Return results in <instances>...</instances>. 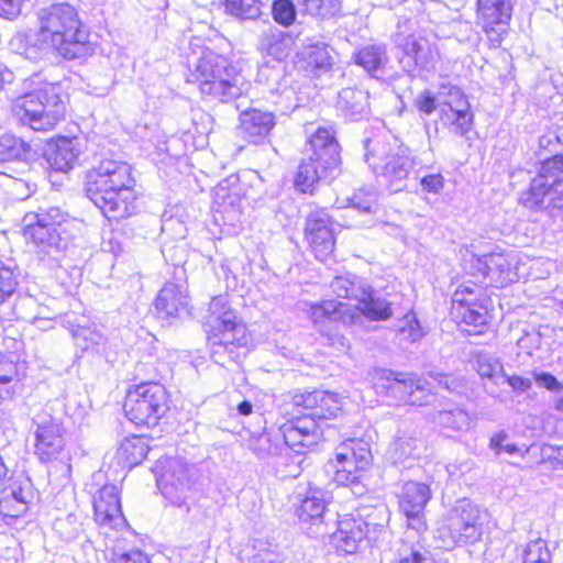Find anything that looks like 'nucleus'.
I'll return each mask as SVG.
<instances>
[{"mask_svg":"<svg viewBox=\"0 0 563 563\" xmlns=\"http://www.w3.org/2000/svg\"><path fill=\"white\" fill-rule=\"evenodd\" d=\"M38 29L34 34H19L25 42L23 54L29 58L40 52L54 51L65 59H77L90 54L89 32L78 11L69 3H55L37 11Z\"/></svg>","mask_w":563,"mask_h":563,"instance_id":"f257e3e1","label":"nucleus"},{"mask_svg":"<svg viewBox=\"0 0 563 563\" xmlns=\"http://www.w3.org/2000/svg\"><path fill=\"white\" fill-rule=\"evenodd\" d=\"M135 179L125 162L106 159L86 176L87 197L109 220L119 221L136 211Z\"/></svg>","mask_w":563,"mask_h":563,"instance_id":"f03ea898","label":"nucleus"},{"mask_svg":"<svg viewBox=\"0 0 563 563\" xmlns=\"http://www.w3.org/2000/svg\"><path fill=\"white\" fill-rule=\"evenodd\" d=\"M297 416L285 422L279 432L284 443L298 454L316 446L322 438V421L335 418L342 402L334 393L313 390L292 397Z\"/></svg>","mask_w":563,"mask_h":563,"instance_id":"7ed1b4c3","label":"nucleus"},{"mask_svg":"<svg viewBox=\"0 0 563 563\" xmlns=\"http://www.w3.org/2000/svg\"><path fill=\"white\" fill-rule=\"evenodd\" d=\"M205 324L211 357L217 364L225 366L227 362L236 363L250 351L246 327L239 320L225 296L211 299Z\"/></svg>","mask_w":563,"mask_h":563,"instance_id":"20e7f679","label":"nucleus"},{"mask_svg":"<svg viewBox=\"0 0 563 563\" xmlns=\"http://www.w3.org/2000/svg\"><path fill=\"white\" fill-rule=\"evenodd\" d=\"M70 216L59 207L38 208L23 218V235L32 243L38 260L58 267L68 245Z\"/></svg>","mask_w":563,"mask_h":563,"instance_id":"39448f33","label":"nucleus"},{"mask_svg":"<svg viewBox=\"0 0 563 563\" xmlns=\"http://www.w3.org/2000/svg\"><path fill=\"white\" fill-rule=\"evenodd\" d=\"M189 82H195L202 96L221 102L232 101L249 88L244 77L236 71L230 62L210 51H203L192 64Z\"/></svg>","mask_w":563,"mask_h":563,"instance_id":"423d86ee","label":"nucleus"},{"mask_svg":"<svg viewBox=\"0 0 563 563\" xmlns=\"http://www.w3.org/2000/svg\"><path fill=\"white\" fill-rule=\"evenodd\" d=\"M295 185L301 192L312 194L316 185L333 178L340 170V145L334 135L324 128H319L309 139Z\"/></svg>","mask_w":563,"mask_h":563,"instance_id":"0eeeda50","label":"nucleus"},{"mask_svg":"<svg viewBox=\"0 0 563 563\" xmlns=\"http://www.w3.org/2000/svg\"><path fill=\"white\" fill-rule=\"evenodd\" d=\"M16 120L34 131L52 130L65 114L60 87L45 82L37 89L19 97L12 107Z\"/></svg>","mask_w":563,"mask_h":563,"instance_id":"6e6552de","label":"nucleus"},{"mask_svg":"<svg viewBox=\"0 0 563 563\" xmlns=\"http://www.w3.org/2000/svg\"><path fill=\"white\" fill-rule=\"evenodd\" d=\"M364 148L365 162L373 172L383 177L393 191H400L413 166L408 147L396 139L375 137L365 140Z\"/></svg>","mask_w":563,"mask_h":563,"instance_id":"1a4fd4ad","label":"nucleus"},{"mask_svg":"<svg viewBox=\"0 0 563 563\" xmlns=\"http://www.w3.org/2000/svg\"><path fill=\"white\" fill-rule=\"evenodd\" d=\"M520 201L532 210H548L553 217L563 214V154L541 164Z\"/></svg>","mask_w":563,"mask_h":563,"instance_id":"9d476101","label":"nucleus"},{"mask_svg":"<svg viewBox=\"0 0 563 563\" xmlns=\"http://www.w3.org/2000/svg\"><path fill=\"white\" fill-rule=\"evenodd\" d=\"M483 529L481 511L470 499L457 500L443 518L435 538L440 547L451 550L455 547L474 544L481 540Z\"/></svg>","mask_w":563,"mask_h":563,"instance_id":"9b49d317","label":"nucleus"},{"mask_svg":"<svg viewBox=\"0 0 563 563\" xmlns=\"http://www.w3.org/2000/svg\"><path fill=\"white\" fill-rule=\"evenodd\" d=\"M123 409L136 426L154 427L168 410L167 391L158 383H141L128 391Z\"/></svg>","mask_w":563,"mask_h":563,"instance_id":"f8f14e48","label":"nucleus"},{"mask_svg":"<svg viewBox=\"0 0 563 563\" xmlns=\"http://www.w3.org/2000/svg\"><path fill=\"white\" fill-rule=\"evenodd\" d=\"M157 486L162 495L174 506L184 507L196 481V470L180 459L168 457L159 462Z\"/></svg>","mask_w":563,"mask_h":563,"instance_id":"ddd939ff","label":"nucleus"},{"mask_svg":"<svg viewBox=\"0 0 563 563\" xmlns=\"http://www.w3.org/2000/svg\"><path fill=\"white\" fill-rule=\"evenodd\" d=\"M377 387L386 390L387 395L411 405L429 404L431 391L435 385L415 374L395 373L388 369H377L374 378Z\"/></svg>","mask_w":563,"mask_h":563,"instance_id":"4468645a","label":"nucleus"},{"mask_svg":"<svg viewBox=\"0 0 563 563\" xmlns=\"http://www.w3.org/2000/svg\"><path fill=\"white\" fill-rule=\"evenodd\" d=\"M34 453L41 462H52L63 453L66 446L63 423L49 412L41 410L32 418Z\"/></svg>","mask_w":563,"mask_h":563,"instance_id":"2eb2a0df","label":"nucleus"},{"mask_svg":"<svg viewBox=\"0 0 563 563\" xmlns=\"http://www.w3.org/2000/svg\"><path fill=\"white\" fill-rule=\"evenodd\" d=\"M395 42L402 51L399 64L409 76L416 77L423 70L434 68L439 52L426 36L416 33L407 36L397 34Z\"/></svg>","mask_w":563,"mask_h":563,"instance_id":"dca6fc26","label":"nucleus"},{"mask_svg":"<svg viewBox=\"0 0 563 563\" xmlns=\"http://www.w3.org/2000/svg\"><path fill=\"white\" fill-rule=\"evenodd\" d=\"M516 0H476L478 24L492 46H500L508 33Z\"/></svg>","mask_w":563,"mask_h":563,"instance_id":"f3484780","label":"nucleus"},{"mask_svg":"<svg viewBox=\"0 0 563 563\" xmlns=\"http://www.w3.org/2000/svg\"><path fill=\"white\" fill-rule=\"evenodd\" d=\"M438 103L441 106L440 118L444 125L451 128L456 135L464 136L472 129L473 114L470 102L460 88L443 85L438 91Z\"/></svg>","mask_w":563,"mask_h":563,"instance_id":"a211bd4d","label":"nucleus"},{"mask_svg":"<svg viewBox=\"0 0 563 563\" xmlns=\"http://www.w3.org/2000/svg\"><path fill=\"white\" fill-rule=\"evenodd\" d=\"M431 496L427 484L415 481L404 483L399 494V509L407 519V528L417 536L427 530L424 509Z\"/></svg>","mask_w":563,"mask_h":563,"instance_id":"6ab92c4d","label":"nucleus"},{"mask_svg":"<svg viewBox=\"0 0 563 563\" xmlns=\"http://www.w3.org/2000/svg\"><path fill=\"white\" fill-rule=\"evenodd\" d=\"M328 514L325 493L318 488L309 489L296 508V516L300 523L306 526L308 534L313 538L329 533Z\"/></svg>","mask_w":563,"mask_h":563,"instance_id":"aec40b11","label":"nucleus"},{"mask_svg":"<svg viewBox=\"0 0 563 563\" xmlns=\"http://www.w3.org/2000/svg\"><path fill=\"white\" fill-rule=\"evenodd\" d=\"M486 297L483 296V288L477 285L460 286L452 297L453 309L456 316L466 325L479 328L487 323Z\"/></svg>","mask_w":563,"mask_h":563,"instance_id":"412c9836","label":"nucleus"},{"mask_svg":"<svg viewBox=\"0 0 563 563\" xmlns=\"http://www.w3.org/2000/svg\"><path fill=\"white\" fill-rule=\"evenodd\" d=\"M96 522L103 529L122 530L128 526L122 514L119 488L113 484L101 487L93 495Z\"/></svg>","mask_w":563,"mask_h":563,"instance_id":"4be33fe9","label":"nucleus"},{"mask_svg":"<svg viewBox=\"0 0 563 563\" xmlns=\"http://www.w3.org/2000/svg\"><path fill=\"white\" fill-rule=\"evenodd\" d=\"M330 216L324 210L311 212L306 220V239L318 261L324 262L334 249Z\"/></svg>","mask_w":563,"mask_h":563,"instance_id":"5701e85b","label":"nucleus"},{"mask_svg":"<svg viewBox=\"0 0 563 563\" xmlns=\"http://www.w3.org/2000/svg\"><path fill=\"white\" fill-rule=\"evenodd\" d=\"M275 125L276 121L273 112L247 109L240 113V133L255 145L264 143Z\"/></svg>","mask_w":563,"mask_h":563,"instance_id":"b1692460","label":"nucleus"},{"mask_svg":"<svg viewBox=\"0 0 563 563\" xmlns=\"http://www.w3.org/2000/svg\"><path fill=\"white\" fill-rule=\"evenodd\" d=\"M155 308L158 316L167 320L188 316L187 289L181 285L167 283L156 297Z\"/></svg>","mask_w":563,"mask_h":563,"instance_id":"393cba45","label":"nucleus"},{"mask_svg":"<svg viewBox=\"0 0 563 563\" xmlns=\"http://www.w3.org/2000/svg\"><path fill=\"white\" fill-rule=\"evenodd\" d=\"M81 154L80 141L76 137H58L46 150L45 157L52 169L67 173L78 163Z\"/></svg>","mask_w":563,"mask_h":563,"instance_id":"a878e982","label":"nucleus"},{"mask_svg":"<svg viewBox=\"0 0 563 563\" xmlns=\"http://www.w3.org/2000/svg\"><path fill=\"white\" fill-rule=\"evenodd\" d=\"M325 471L332 475V481L340 486H349L354 495L362 496L366 493L364 479L366 477L365 470H358V465L350 460H340L334 455L325 465Z\"/></svg>","mask_w":563,"mask_h":563,"instance_id":"bb28decb","label":"nucleus"},{"mask_svg":"<svg viewBox=\"0 0 563 563\" xmlns=\"http://www.w3.org/2000/svg\"><path fill=\"white\" fill-rule=\"evenodd\" d=\"M34 497L29 481L13 482L7 496L0 500V514L10 518H18L25 514L27 505Z\"/></svg>","mask_w":563,"mask_h":563,"instance_id":"cd10ccee","label":"nucleus"},{"mask_svg":"<svg viewBox=\"0 0 563 563\" xmlns=\"http://www.w3.org/2000/svg\"><path fill=\"white\" fill-rule=\"evenodd\" d=\"M353 59L369 76L380 78L385 75V69L389 63L387 46L384 44L366 45L353 55Z\"/></svg>","mask_w":563,"mask_h":563,"instance_id":"c85d7f7f","label":"nucleus"},{"mask_svg":"<svg viewBox=\"0 0 563 563\" xmlns=\"http://www.w3.org/2000/svg\"><path fill=\"white\" fill-rule=\"evenodd\" d=\"M336 108L352 121L363 118L368 108V93L356 87L343 88L338 96Z\"/></svg>","mask_w":563,"mask_h":563,"instance_id":"c756f323","label":"nucleus"},{"mask_svg":"<svg viewBox=\"0 0 563 563\" xmlns=\"http://www.w3.org/2000/svg\"><path fill=\"white\" fill-rule=\"evenodd\" d=\"M325 536H331L339 551L352 554L357 551L360 543L365 539V531L355 521L346 520L340 522L336 531L331 532L329 530V533Z\"/></svg>","mask_w":563,"mask_h":563,"instance_id":"7c9ffc66","label":"nucleus"},{"mask_svg":"<svg viewBox=\"0 0 563 563\" xmlns=\"http://www.w3.org/2000/svg\"><path fill=\"white\" fill-rule=\"evenodd\" d=\"M334 454L336 459L352 461L358 470L367 471L373 462L369 443L363 439L345 440L336 446Z\"/></svg>","mask_w":563,"mask_h":563,"instance_id":"2f4dec72","label":"nucleus"},{"mask_svg":"<svg viewBox=\"0 0 563 563\" xmlns=\"http://www.w3.org/2000/svg\"><path fill=\"white\" fill-rule=\"evenodd\" d=\"M290 37L275 26H269L258 38L261 52L272 56L275 60H283L289 54Z\"/></svg>","mask_w":563,"mask_h":563,"instance_id":"473e14b6","label":"nucleus"},{"mask_svg":"<svg viewBox=\"0 0 563 563\" xmlns=\"http://www.w3.org/2000/svg\"><path fill=\"white\" fill-rule=\"evenodd\" d=\"M484 266L488 268L486 278H489L490 283L497 287H504L517 279V273L514 272L507 255L500 253L488 254Z\"/></svg>","mask_w":563,"mask_h":563,"instance_id":"72a5a7b5","label":"nucleus"},{"mask_svg":"<svg viewBox=\"0 0 563 563\" xmlns=\"http://www.w3.org/2000/svg\"><path fill=\"white\" fill-rule=\"evenodd\" d=\"M63 325L69 329L75 344L82 351H99L106 343V336L96 328L75 324L69 317L63 321Z\"/></svg>","mask_w":563,"mask_h":563,"instance_id":"f704fd0d","label":"nucleus"},{"mask_svg":"<svg viewBox=\"0 0 563 563\" xmlns=\"http://www.w3.org/2000/svg\"><path fill=\"white\" fill-rule=\"evenodd\" d=\"M368 283L354 274L347 273L345 275L336 276L330 284L333 294L339 298H345L358 301L364 298Z\"/></svg>","mask_w":563,"mask_h":563,"instance_id":"c9c22d12","label":"nucleus"},{"mask_svg":"<svg viewBox=\"0 0 563 563\" xmlns=\"http://www.w3.org/2000/svg\"><path fill=\"white\" fill-rule=\"evenodd\" d=\"M360 311L372 320H387L393 316L391 303L376 295L368 284L364 298L357 301Z\"/></svg>","mask_w":563,"mask_h":563,"instance_id":"e433bc0d","label":"nucleus"},{"mask_svg":"<svg viewBox=\"0 0 563 563\" xmlns=\"http://www.w3.org/2000/svg\"><path fill=\"white\" fill-rule=\"evenodd\" d=\"M32 148L29 143L12 134L0 135V163L27 162Z\"/></svg>","mask_w":563,"mask_h":563,"instance_id":"4c0bfd02","label":"nucleus"},{"mask_svg":"<svg viewBox=\"0 0 563 563\" xmlns=\"http://www.w3.org/2000/svg\"><path fill=\"white\" fill-rule=\"evenodd\" d=\"M434 422L441 428L454 432L467 431L471 428V417L461 408L439 411L434 417Z\"/></svg>","mask_w":563,"mask_h":563,"instance_id":"58836bf2","label":"nucleus"},{"mask_svg":"<svg viewBox=\"0 0 563 563\" xmlns=\"http://www.w3.org/2000/svg\"><path fill=\"white\" fill-rule=\"evenodd\" d=\"M268 0H225V10L241 20H256Z\"/></svg>","mask_w":563,"mask_h":563,"instance_id":"ea45409f","label":"nucleus"},{"mask_svg":"<svg viewBox=\"0 0 563 563\" xmlns=\"http://www.w3.org/2000/svg\"><path fill=\"white\" fill-rule=\"evenodd\" d=\"M148 445L144 438L133 437L130 439H125L120 448L119 455L124 459V461L133 466L140 464L148 453Z\"/></svg>","mask_w":563,"mask_h":563,"instance_id":"a19ab883","label":"nucleus"},{"mask_svg":"<svg viewBox=\"0 0 563 563\" xmlns=\"http://www.w3.org/2000/svg\"><path fill=\"white\" fill-rule=\"evenodd\" d=\"M475 369L482 378H487L496 385H498V379L505 376L501 362L488 353L476 354Z\"/></svg>","mask_w":563,"mask_h":563,"instance_id":"79ce46f5","label":"nucleus"},{"mask_svg":"<svg viewBox=\"0 0 563 563\" xmlns=\"http://www.w3.org/2000/svg\"><path fill=\"white\" fill-rule=\"evenodd\" d=\"M303 10L317 18L333 16L341 8L340 0H297Z\"/></svg>","mask_w":563,"mask_h":563,"instance_id":"37998d69","label":"nucleus"},{"mask_svg":"<svg viewBox=\"0 0 563 563\" xmlns=\"http://www.w3.org/2000/svg\"><path fill=\"white\" fill-rule=\"evenodd\" d=\"M344 305L335 300H323L310 306L309 316L314 323L325 319L336 320L342 313Z\"/></svg>","mask_w":563,"mask_h":563,"instance_id":"c03bdc74","label":"nucleus"},{"mask_svg":"<svg viewBox=\"0 0 563 563\" xmlns=\"http://www.w3.org/2000/svg\"><path fill=\"white\" fill-rule=\"evenodd\" d=\"M522 562L552 563V554L547 541L539 538L527 543L522 552Z\"/></svg>","mask_w":563,"mask_h":563,"instance_id":"a18cd8bd","label":"nucleus"},{"mask_svg":"<svg viewBox=\"0 0 563 563\" xmlns=\"http://www.w3.org/2000/svg\"><path fill=\"white\" fill-rule=\"evenodd\" d=\"M417 449V439L408 435H399L390 446V454L394 463H402L407 459L415 456Z\"/></svg>","mask_w":563,"mask_h":563,"instance_id":"49530a36","label":"nucleus"},{"mask_svg":"<svg viewBox=\"0 0 563 563\" xmlns=\"http://www.w3.org/2000/svg\"><path fill=\"white\" fill-rule=\"evenodd\" d=\"M307 65L313 69L327 71L332 65V57L325 45H312L303 52Z\"/></svg>","mask_w":563,"mask_h":563,"instance_id":"de8ad7c7","label":"nucleus"},{"mask_svg":"<svg viewBox=\"0 0 563 563\" xmlns=\"http://www.w3.org/2000/svg\"><path fill=\"white\" fill-rule=\"evenodd\" d=\"M398 333L402 340L417 342L424 335V330L415 313H407L398 324Z\"/></svg>","mask_w":563,"mask_h":563,"instance_id":"09e8293b","label":"nucleus"},{"mask_svg":"<svg viewBox=\"0 0 563 563\" xmlns=\"http://www.w3.org/2000/svg\"><path fill=\"white\" fill-rule=\"evenodd\" d=\"M250 449L261 459L279 454L282 445L279 441H273L269 434L263 433L250 442Z\"/></svg>","mask_w":563,"mask_h":563,"instance_id":"8fccbe9b","label":"nucleus"},{"mask_svg":"<svg viewBox=\"0 0 563 563\" xmlns=\"http://www.w3.org/2000/svg\"><path fill=\"white\" fill-rule=\"evenodd\" d=\"M274 20L284 26H289L296 19V10L290 0H275L272 4Z\"/></svg>","mask_w":563,"mask_h":563,"instance_id":"3c124183","label":"nucleus"},{"mask_svg":"<svg viewBox=\"0 0 563 563\" xmlns=\"http://www.w3.org/2000/svg\"><path fill=\"white\" fill-rule=\"evenodd\" d=\"M351 208L361 213H373L376 207V194L374 191L360 190L350 199Z\"/></svg>","mask_w":563,"mask_h":563,"instance_id":"603ef678","label":"nucleus"},{"mask_svg":"<svg viewBox=\"0 0 563 563\" xmlns=\"http://www.w3.org/2000/svg\"><path fill=\"white\" fill-rule=\"evenodd\" d=\"M18 280L12 268L0 265V303L7 301L14 292Z\"/></svg>","mask_w":563,"mask_h":563,"instance_id":"864d4df0","label":"nucleus"},{"mask_svg":"<svg viewBox=\"0 0 563 563\" xmlns=\"http://www.w3.org/2000/svg\"><path fill=\"white\" fill-rule=\"evenodd\" d=\"M254 551L252 563H282L280 554L272 544L258 541L254 545Z\"/></svg>","mask_w":563,"mask_h":563,"instance_id":"5fc2aeb1","label":"nucleus"},{"mask_svg":"<svg viewBox=\"0 0 563 563\" xmlns=\"http://www.w3.org/2000/svg\"><path fill=\"white\" fill-rule=\"evenodd\" d=\"M508 439L509 434L501 430L490 438L489 448L495 451L496 454H500L501 452L510 455L518 453L519 448L514 443H509Z\"/></svg>","mask_w":563,"mask_h":563,"instance_id":"6e6d98bb","label":"nucleus"},{"mask_svg":"<svg viewBox=\"0 0 563 563\" xmlns=\"http://www.w3.org/2000/svg\"><path fill=\"white\" fill-rule=\"evenodd\" d=\"M413 104L420 113L430 115L439 106L438 93L433 95L430 90H423L417 95Z\"/></svg>","mask_w":563,"mask_h":563,"instance_id":"4d7b16f0","label":"nucleus"},{"mask_svg":"<svg viewBox=\"0 0 563 563\" xmlns=\"http://www.w3.org/2000/svg\"><path fill=\"white\" fill-rule=\"evenodd\" d=\"M430 377L437 386L449 390L450 393H461L464 385L460 379L442 373H431Z\"/></svg>","mask_w":563,"mask_h":563,"instance_id":"13d9d810","label":"nucleus"},{"mask_svg":"<svg viewBox=\"0 0 563 563\" xmlns=\"http://www.w3.org/2000/svg\"><path fill=\"white\" fill-rule=\"evenodd\" d=\"M421 190L429 194H439L444 187V177L440 174H429L420 179Z\"/></svg>","mask_w":563,"mask_h":563,"instance_id":"bf43d9fd","label":"nucleus"},{"mask_svg":"<svg viewBox=\"0 0 563 563\" xmlns=\"http://www.w3.org/2000/svg\"><path fill=\"white\" fill-rule=\"evenodd\" d=\"M422 555L417 545H409L406 542H401L400 547L397 549V563H410L415 560H421Z\"/></svg>","mask_w":563,"mask_h":563,"instance_id":"052dcab7","label":"nucleus"},{"mask_svg":"<svg viewBox=\"0 0 563 563\" xmlns=\"http://www.w3.org/2000/svg\"><path fill=\"white\" fill-rule=\"evenodd\" d=\"M113 563H151L148 556L140 550L124 553H113Z\"/></svg>","mask_w":563,"mask_h":563,"instance_id":"680f3d73","label":"nucleus"},{"mask_svg":"<svg viewBox=\"0 0 563 563\" xmlns=\"http://www.w3.org/2000/svg\"><path fill=\"white\" fill-rule=\"evenodd\" d=\"M533 377L540 387L550 391H560L563 388V385L550 373H534Z\"/></svg>","mask_w":563,"mask_h":563,"instance_id":"e2e57ef3","label":"nucleus"},{"mask_svg":"<svg viewBox=\"0 0 563 563\" xmlns=\"http://www.w3.org/2000/svg\"><path fill=\"white\" fill-rule=\"evenodd\" d=\"M280 77H282L280 69L275 68V67H269V66H262L258 69V74H257L258 81L267 85L269 90H273L271 81L277 82Z\"/></svg>","mask_w":563,"mask_h":563,"instance_id":"0e129e2a","label":"nucleus"},{"mask_svg":"<svg viewBox=\"0 0 563 563\" xmlns=\"http://www.w3.org/2000/svg\"><path fill=\"white\" fill-rule=\"evenodd\" d=\"M18 375L16 364L12 361L0 360V384L12 382Z\"/></svg>","mask_w":563,"mask_h":563,"instance_id":"69168bd1","label":"nucleus"},{"mask_svg":"<svg viewBox=\"0 0 563 563\" xmlns=\"http://www.w3.org/2000/svg\"><path fill=\"white\" fill-rule=\"evenodd\" d=\"M503 378H505V380L508 383V385L511 387V389L516 393H525V391L529 390L532 385L531 380L529 378L517 376V375L508 376L505 373V376H503Z\"/></svg>","mask_w":563,"mask_h":563,"instance_id":"338daca9","label":"nucleus"},{"mask_svg":"<svg viewBox=\"0 0 563 563\" xmlns=\"http://www.w3.org/2000/svg\"><path fill=\"white\" fill-rule=\"evenodd\" d=\"M20 11V0H0V15L4 18L15 16Z\"/></svg>","mask_w":563,"mask_h":563,"instance_id":"774afa93","label":"nucleus"}]
</instances>
